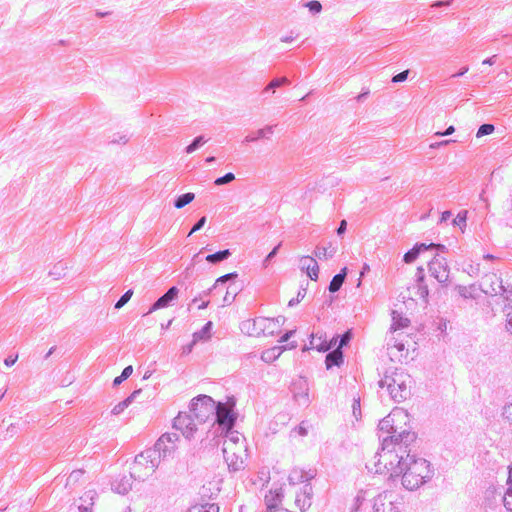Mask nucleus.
<instances>
[{
	"mask_svg": "<svg viewBox=\"0 0 512 512\" xmlns=\"http://www.w3.org/2000/svg\"><path fill=\"white\" fill-rule=\"evenodd\" d=\"M283 352V349L282 347L280 346H275L267 351H264L262 353V360L265 361V362H273L274 360H276Z\"/></svg>",
	"mask_w": 512,
	"mask_h": 512,
	"instance_id": "obj_17",
	"label": "nucleus"
},
{
	"mask_svg": "<svg viewBox=\"0 0 512 512\" xmlns=\"http://www.w3.org/2000/svg\"><path fill=\"white\" fill-rule=\"evenodd\" d=\"M342 359H343L342 352H341L340 348H337L336 350H334L333 352L329 353L326 356V360H325L326 367L329 369L333 366H338L342 362Z\"/></svg>",
	"mask_w": 512,
	"mask_h": 512,
	"instance_id": "obj_15",
	"label": "nucleus"
},
{
	"mask_svg": "<svg viewBox=\"0 0 512 512\" xmlns=\"http://www.w3.org/2000/svg\"><path fill=\"white\" fill-rule=\"evenodd\" d=\"M494 131V126L492 124H483L477 131V137H482L484 135L491 134Z\"/></svg>",
	"mask_w": 512,
	"mask_h": 512,
	"instance_id": "obj_27",
	"label": "nucleus"
},
{
	"mask_svg": "<svg viewBox=\"0 0 512 512\" xmlns=\"http://www.w3.org/2000/svg\"><path fill=\"white\" fill-rule=\"evenodd\" d=\"M137 394H140V391L133 392L128 398L115 405L112 409V413L115 415L122 413L132 403Z\"/></svg>",
	"mask_w": 512,
	"mask_h": 512,
	"instance_id": "obj_18",
	"label": "nucleus"
},
{
	"mask_svg": "<svg viewBox=\"0 0 512 512\" xmlns=\"http://www.w3.org/2000/svg\"><path fill=\"white\" fill-rule=\"evenodd\" d=\"M132 372H133L132 366L125 367L124 370L122 371L121 375L114 379V384L119 385L122 381L127 379L132 374Z\"/></svg>",
	"mask_w": 512,
	"mask_h": 512,
	"instance_id": "obj_24",
	"label": "nucleus"
},
{
	"mask_svg": "<svg viewBox=\"0 0 512 512\" xmlns=\"http://www.w3.org/2000/svg\"><path fill=\"white\" fill-rule=\"evenodd\" d=\"M301 268L306 271L311 280L316 281L318 279L319 266L314 258L303 256L301 258Z\"/></svg>",
	"mask_w": 512,
	"mask_h": 512,
	"instance_id": "obj_13",
	"label": "nucleus"
},
{
	"mask_svg": "<svg viewBox=\"0 0 512 512\" xmlns=\"http://www.w3.org/2000/svg\"><path fill=\"white\" fill-rule=\"evenodd\" d=\"M296 331H289L285 333L282 337L280 342H288L292 337L295 336Z\"/></svg>",
	"mask_w": 512,
	"mask_h": 512,
	"instance_id": "obj_38",
	"label": "nucleus"
},
{
	"mask_svg": "<svg viewBox=\"0 0 512 512\" xmlns=\"http://www.w3.org/2000/svg\"><path fill=\"white\" fill-rule=\"evenodd\" d=\"M127 491V488H123V490H121L120 492H126Z\"/></svg>",
	"mask_w": 512,
	"mask_h": 512,
	"instance_id": "obj_58",
	"label": "nucleus"
},
{
	"mask_svg": "<svg viewBox=\"0 0 512 512\" xmlns=\"http://www.w3.org/2000/svg\"><path fill=\"white\" fill-rule=\"evenodd\" d=\"M432 476V470L428 461L422 458L409 456L400 469L399 477L403 486L408 490H416L425 484Z\"/></svg>",
	"mask_w": 512,
	"mask_h": 512,
	"instance_id": "obj_2",
	"label": "nucleus"
},
{
	"mask_svg": "<svg viewBox=\"0 0 512 512\" xmlns=\"http://www.w3.org/2000/svg\"><path fill=\"white\" fill-rule=\"evenodd\" d=\"M451 3H452V0H447L445 2H436L433 4V6L450 5Z\"/></svg>",
	"mask_w": 512,
	"mask_h": 512,
	"instance_id": "obj_46",
	"label": "nucleus"
},
{
	"mask_svg": "<svg viewBox=\"0 0 512 512\" xmlns=\"http://www.w3.org/2000/svg\"><path fill=\"white\" fill-rule=\"evenodd\" d=\"M207 305H208V302L201 303V305H199V308L200 309L205 308V307H207Z\"/></svg>",
	"mask_w": 512,
	"mask_h": 512,
	"instance_id": "obj_54",
	"label": "nucleus"
},
{
	"mask_svg": "<svg viewBox=\"0 0 512 512\" xmlns=\"http://www.w3.org/2000/svg\"><path fill=\"white\" fill-rule=\"evenodd\" d=\"M506 329L512 334V312L507 315Z\"/></svg>",
	"mask_w": 512,
	"mask_h": 512,
	"instance_id": "obj_41",
	"label": "nucleus"
},
{
	"mask_svg": "<svg viewBox=\"0 0 512 512\" xmlns=\"http://www.w3.org/2000/svg\"><path fill=\"white\" fill-rule=\"evenodd\" d=\"M18 359V356L16 355L15 357H8L5 359L4 363L6 366H12L15 364V362L17 361Z\"/></svg>",
	"mask_w": 512,
	"mask_h": 512,
	"instance_id": "obj_42",
	"label": "nucleus"
},
{
	"mask_svg": "<svg viewBox=\"0 0 512 512\" xmlns=\"http://www.w3.org/2000/svg\"><path fill=\"white\" fill-rule=\"evenodd\" d=\"M212 161H214V157H208L207 158V162H212Z\"/></svg>",
	"mask_w": 512,
	"mask_h": 512,
	"instance_id": "obj_55",
	"label": "nucleus"
},
{
	"mask_svg": "<svg viewBox=\"0 0 512 512\" xmlns=\"http://www.w3.org/2000/svg\"><path fill=\"white\" fill-rule=\"evenodd\" d=\"M346 225H347L346 220H342L340 223V226L337 230L338 234H342L346 230Z\"/></svg>",
	"mask_w": 512,
	"mask_h": 512,
	"instance_id": "obj_44",
	"label": "nucleus"
},
{
	"mask_svg": "<svg viewBox=\"0 0 512 512\" xmlns=\"http://www.w3.org/2000/svg\"><path fill=\"white\" fill-rule=\"evenodd\" d=\"M383 512H385V510L383 509Z\"/></svg>",
	"mask_w": 512,
	"mask_h": 512,
	"instance_id": "obj_60",
	"label": "nucleus"
},
{
	"mask_svg": "<svg viewBox=\"0 0 512 512\" xmlns=\"http://www.w3.org/2000/svg\"><path fill=\"white\" fill-rule=\"evenodd\" d=\"M277 249H278V246H277V247H275V248H274V249H273V250L268 254L267 259H269V258H270V257H272L273 255H275V254H276Z\"/></svg>",
	"mask_w": 512,
	"mask_h": 512,
	"instance_id": "obj_49",
	"label": "nucleus"
},
{
	"mask_svg": "<svg viewBox=\"0 0 512 512\" xmlns=\"http://www.w3.org/2000/svg\"><path fill=\"white\" fill-rule=\"evenodd\" d=\"M282 499L283 493L281 487L270 489L269 492L264 496L265 505L270 512L280 508Z\"/></svg>",
	"mask_w": 512,
	"mask_h": 512,
	"instance_id": "obj_11",
	"label": "nucleus"
},
{
	"mask_svg": "<svg viewBox=\"0 0 512 512\" xmlns=\"http://www.w3.org/2000/svg\"><path fill=\"white\" fill-rule=\"evenodd\" d=\"M408 423V414L402 409H394L379 422L380 431L391 435H399L401 432L410 433L405 429Z\"/></svg>",
	"mask_w": 512,
	"mask_h": 512,
	"instance_id": "obj_5",
	"label": "nucleus"
},
{
	"mask_svg": "<svg viewBox=\"0 0 512 512\" xmlns=\"http://www.w3.org/2000/svg\"><path fill=\"white\" fill-rule=\"evenodd\" d=\"M504 415H505V418L510 423H512V403L505 408Z\"/></svg>",
	"mask_w": 512,
	"mask_h": 512,
	"instance_id": "obj_37",
	"label": "nucleus"
},
{
	"mask_svg": "<svg viewBox=\"0 0 512 512\" xmlns=\"http://www.w3.org/2000/svg\"><path fill=\"white\" fill-rule=\"evenodd\" d=\"M288 80L286 77H281V78H277V79H274L270 82V84L267 86L266 90H269V89H274L276 87H279L285 83H287Z\"/></svg>",
	"mask_w": 512,
	"mask_h": 512,
	"instance_id": "obj_32",
	"label": "nucleus"
},
{
	"mask_svg": "<svg viewBox=\"0 0 512 512\" xmlns=\"http://www.w3.org/2000/svg\"><path fill=\"white\" fill-rule=\"evenodd\" d=\"M234 295H235V294L231 295V297H230V299H231V300H233V299H234ZM228 299H229V297H228V295H227V296L225 297V300H228Z\"/></svg>",
	"mask_w": 512,
	"mask_h": 512,
	"instance_id": "obj_56",
	"label": "nucleus"
},
{
	"mask_svg": "<svg viewBox=\"0 0 512 512\" xmlns=\"http://www.w3.org/2000/svg\"><path fill=\"white\" fill-rule=\"evenodd\" d=\"M345 277H346V268H343L341 273L335 275L333 277V279L331 280L330 285H329V291L332 293L338 291L341 288V286L345 280Z\"/></svg>",
	"mask_w": 512,
	"mask_h": 512,
	"instance_id": "obj_16",
	"label": "nucleus"
},
{
	"mask_svg": "<svg viewBox=\"0 0 512 512\" xmlns=\"http://www.w3.org/2000/svg\"><path fill=\"white\" fill-rule=\"evenodd\" d=\"M215 414V421L220 429L224 432H228L234 424V418L231 414V410L225 404L218 403L216 405Z\"/></svg>",
	"mask_w": 512,
	"mask_h": 512,
	"instance_id": "obj_10",
	"label": "nucleus"
},
{
	"mask_svg": "<svg viewBox=\"0 0 512 512\" xmlns=\"http://www.w3.org/2000/svg\"><path fill=\"white\" fill-rule=\"evenodd\" d=\"M179 438L174 433H164L155 443V450L164 461L174 463L177 461Z\"/></svg>",
	"mask_w": 512,
	"mask_h": 512,
	"instance_id": "obj_7",
	"label": "nucleus"
},
{
	"mask_svg": "<svg viewBox=\"0 0 512 512\" xmlns=\"http://www.w3.org/2000/svg\"><path fill=\"white\" fill-rule=\"evenodd\" d=\"M132 295H133L132 290H128L127 292H125V294L115 304V308L120 309L121 307H123L130 300Z\"/></svg>",
	"mask_w": 512,
	"mask_h": 512,
	"instance_id": "obj_28",
	"label": "nucleus"
},
{
	"mask_svg": "<svg viewBox=\"0 0 512 512\" xmlns=\"http://www.w3.org/2000/svg\"><path fill=\"white\" fill-rule=\"evenodd\" d=\"M407 76H408V70L403 71V72H400V73H398L397 75H395V76L392 78V81H393L394 83H398V82H401V81L406 80Z\"/></svg>",
	"mask_w": 512,
	"mask_h": 512,
	"instance_id": "obj_34",
	"label": "nucleus"
},
{
	"mask_svg": "<svg viewBox=\"0 0 512 512\" xmlns=\"http://www.w3.org/2000/svg\"><path fill=\"white\" fill-rule=\"evenodd\" d=\"M454 131H455L454 126H449L445 132H437L436 135L446 136V135H450V134L454 133Z\"/></svg>",
	"mask_w": 512,
	"mask_h": 512,
	"instance_id": "obj_40",
	"label": "nucleus"
},
{
	"mask_svg": "<svg viewBox=\"0 0 512 512\" xmlns=\"http://www.w3.org/2000/svg\"><path fill=\"white\" fill-rule=\"evenodd\" d=\"M90 502L88 505H75L69 508L67 512H92L91 507L93 505V495H88Z\"/></svg>",
	"mask_w": 512,
	"mask_h": 512,
	"instance_id": "obj_23",
	"label": "nucleus"
},
{
	"mask_svg": "<svg viewBox=\"0 0 512 512\" xmlns=\"http://www.w3.org/2000/svg\"><path fill=\"white\" fill-rule=\"evenodd\" d=\"M353 411L356 414V411L358 412V415H360V400L355 399L353 402Z\"/></svg>",
	"mask_w": 512,
	"mask_h": 512,
	"instance_id": "obj_43",
	"label": "nucleus"
},
{
	"mask_svg": "<svg viewBox=\"0 0 512 512\" xmlns=\"http://www.w3.org/2000/svg\"><path fill=\"white\" fill-rule=\"evenodd\" d=\"M156 470V465L153 460L150 459L149 456H145L143 454L138 455L132 466H131V476L138 480H144L151 476Z\"/></svg>",
	"mask_w": 512,
	"mask_h": 512,
	"instance_id": "obj_8",
	"label": "nucleus"
},
{
	"mask_svg": "<svg viewBox=\"0 0 512 512\" xmlns=\"http://www.w3.org/2000/svg\"><path fill=\"white\" fill-rule=\"evenodd\" d=\"M450 216V212H444L443 215H442V219L445 220L447 217Z\"/></svg>",
	"mask_w": 512,
	"mask_h": 512,
	"instance_id": "obj_52",
	"label": "nucleus"
},
{
	"mask_svg": "<svg viewBox=\"0 0 512 512\" xmlns=\"http://www.w3.org/2000/svg\"><path fill=\"white\" fill-rule=\"evenodd\" d=\"M351 336H352L351 331L350 330L346 331L341 338L338 348H341L342 346L346 345L349 342V340L351 339Z\"/></svg>",
	"mask_w": 512,
	"mask_h": 512,
	"instance_id": "obj_36",
	"label": "nucleus"
},
{
	"mask_svg": "<svg viewBox=\"0 0 512 512\" xmlns=\"http://www.w3.org/2000/svg\"><path fill=\"white\" fill-rule=\"evenodd\" d=\"M218 507L214 504L210 505H195L189 509L188 512H218Z\"/></svg>",
	"mask_w": 512,
	"mask_h": 512,
	"instance_id": "obj_22",
	"label": "nucleus"
},
{
	"mask_svg": "<svg viewBox=\"0 0 512 512\" xmlns=\"http://www.w3.org/2000/svg\"><path fill=\"white\" fill-rule=\"evenodd\" d=\"M178 289L171 287L163 296H161L152 306L150 312L165 307L170 301L176 298Z\"/></svg>",
	"mask_w": 512,
	"mask_h": 512,
	"instance_id": "obj_14",
	"label": "nucleus"
},
{
	"mask_svg": "<svg viewBox=\"0 0 512 512\" xmlns=\"http://www.w3.org/2000/svg\"><path fill=\"white\" fill-rule=\"evenodd\" d=\"M206 222V217H201L200 220L193 226L191 231L189 232V236L201 229Z\"/></svg>",
	"mask_w": 512,
	"mask_h": 512,
	"instance_id": "obj_33",
	"label": "nucleus"
},
{
	"mask_svg": "<svg viewBox=\"0 0 512 512\" xmlns=\"http://www.w3.org/2000/svg\"><path fill=\"white\" fill-rule=\"evenodd\" d=\"M246 326H247V329H249L250 326H254V320L247 321V323L244 324V327H246Z\"/></svg>",
	"mask_w": 512,
	"mask_h": 512,
	"instance_id": "obj_48",
	"label": "nucleus"
},
{
	"mask_svg": "<svg viewBox=\"0 0 512 512\" xmlns=\"http://www.w3.org/2000/svg\"><path fill=\"white\" fill-rule=\"evenodd\" d=\"M465 290H466V288H465V287H459V292H460L463 296L467 297V294H466Z\"/></svg>",
	"mask_w": 512,
	"mask_h": 512,
	"instance_id": "obj_50",
	"label": "nucleus"
},
{
	"mask_svg": "<svg viewBox=\"0 0 512 512\" xmlns=\"http://www.w3.org/2000/svg\"><path fill=\"white\" fill-rule=\"evenodd\" d=\"M425 249H427V246H425V244H421V245L415 246L413 249H411L410 251L405 253L404 261L406 263L414 262L417 259L420 251L421 250H425Z\"/></svg>",
	"mask_w": 512,
	"mask_h": 512,
	"instance_id": "obj_19",
	"label": "nucleus"
},
{
	"mask_svg": "<svg viewBox=\"0 0 512 512\" xmlns=\"http://www.w3.org/2000/svg\"><path fill=\"white\" fill-rule=\"evenodd\" d=\"M306 7L313 13H319L322 10V5L319 1L313 0L306 4Z\"/></svg>",
	"mask_w": 512,
	"mask_h": 512,
	"instance_id": "obj_31",
	"label": "nucleus"
},
{
	"mask_svg": "<svg viewBox=\"0 0 512 512\" xmlns=\"http://www.w3.org/2000/svg\"><path fill=\"white\" fill-rule=\"evenodd\" d=\"M437 247H441L442 249H444V246H442L441 244H438Z\"/></svg>",
	"mask_w": 512,
	"mask_h": 512,
	"instance_id": "obj_59",
	"label": "nucleus"
},
{
	"mask_svg": "<svg viewBox=\"0 0 512 512\" xmlns=\"http://www.w3.org/2000/svg\"><path fill=\"white\" fill-rule=\"evenodd\" d=\"M483 64H489V65H492L493 62H492V59H486L483 61Z\"/></svg>",
	"mask_w": 512,
	"mask_h": 512,
	"instance_id": "obj_53",
	"label": "nucleus"
},
{
	"mask_svg": "<svg viewBox=\"0 0 512 512\" xmlns=\"http://www.w3.org/2000/svg\"><path fill=\"white\" fill-rule=\"evenodd\" d=\"M414 440V433L404 432L384 438L380 451L368 459L366 467L377 474L399 477L401 467L410 456L409 445Z\"/></svg>",
	"mask_w": 512,
	"mask_h": 512,
	"instance_id": "obj_1",
	"label": "nucleus"
},
{
	"mask_svg": "<svg viewBox=\"0 0 512 512\" xmlns=\"http://www.w3.org/2000/svg\"><path fill=\"white\" fill-rule=\"evenodd\" d=\"M264 323H267L268 326H277V323L270 319H264Z\"/></svg>",
	"mask_w": 512,
	"mask_h": 512,
	"instance_id": "obj_47",
	"label": "nucleus"
},
{
	"mask_svg": "<svg viewBox=\"0 0 512 512\" xmlns=\"http://www.w3.org/2000/svg\"><path fill=\"white\" fill-rule=\"evenodd\" d=\"M175 428L187 439H201L206 434L208 425L196 419L188 412H181L175 419Z\"/></svg>",
	"mask_w": 512,
	"mask_h": 512,
	"instance_id": "obj_3",
	"label": "nucleus"
},
{
	"mask_svg": "<svg viewBox=\"0 0 512 512\" xmlns=\"http://www.w3.org/2000/svg\"><path fill=\"white\" fill-rule=\"evenodd\" d=\"M235 179V175L233 173H227L226 175L219 177L215 180L214 184L217 186L224 185L229 183Z\"/></svg>",
	"mask_w": 512,
	"mask_h": 512,
	"instance_id": "obj_26",
	"label": "nucleus"
},
{
	"mask_svg": "<svg viewBox=\"0 0 512 512\" xmlns=\"http://www.w3.org/2000/svg\"><path fill=\"white\" fill-rule=\"evenodd\" d=\"M379 510H380V509H379V506H378V504L376 503V504H375V511H376V512H379Z\"/></svg>",
	"mask_w": 512,
	"mask_h": 512,
	"instance_id": "obj_57",
	"label": "nucleus"
},
{
	"mask_svg": "<svg viewBox=\"0 0 512 512\" xmlns=\"http://www.w3.org/2000/svg\"><path fill=\"white\" fill-rule=\"evenodd\" d=\"M297 346H298L297 342L293 340V341L288 342L286 345L281 346V347H282L283 351H285V350L295 349Z\"/></svg>",
	"mask_w": 512,
	"mask_h": 512,
	"instance_id": "obj_39",
	"label": "nucleus"
},
{
	"mask_svg": "<svg viewBox=\"0 0 512 512\" xmlns=\"http://www.w3.org/2000/svg\"><path fill=\"white\" fill-rule=\"evenodd\" d=\"M316 348L318 350H320V351H326V350H328L330 348V344L325 342V343H323L321 345H316Z\"/></svg>",
	"mask_w": 512,
	"mask_h": 512,
	"instance_id": "obj_45",
	"label": "nucleus"
},
{
	"mask_svg": "<svg viewBox=\"0 0 512 512\" xmlns=\"http://www.w3.org/2000/svg\"><path fill=\"white\" fill-rule=\"evenodd\" d=\"M414 345L415 342L408 334L400 332L397 334V338H395L394 345L390 348L391 353L393 354V350H396L399 353H402L404 350L408 352L410 348L414 350Z\"/></svg>",
	"mask_w": 512,
	"mask_h": 512,
	"instance_id": "obj_12",
	"label": "nucleus"
},
{
	"mask_svg": "<svg viewBox=\"0 0 512 512\" xmlns=\"http://www.w3.org/2000/svg\"><path fill=\"white\" fill-rule=\"evenodd\" d=\"M207 140H205L202 136L197 137L186 149L187 153L193 152L200 144L206 143Z\"/></svg>",
	"mask_w": 512,
	"mask_h": 512,
	"instance_id": "obj_30",
	"label": "nucleus"
},
{
	"mask_svg": "<svg viewBox=\"0 0 512 512\" xmlns=\"http://www.w3.org/2000/svg\"><path fill=\"white\" fill-rule=\"evenodd\" d=\"M229 255H230V251L228 249L222 250V251H218L216 253L207 255L206 256V261L209 262V263H217V262L223 261Z\"/></svg>",
	"mask_w": 512,
	"mask_h": 512,
	"instance_id": "obj_21",
	"label": "nucleus"
},
{
	"mask_svg": "<svg viewBox=\"0 0 512 512\" xmlns=\"http://www.w3.org/2000/svg\"><path fill=\"white\" fill-rule=\"evenodd\" d=\"M195 198L194 193L188 192L179 196L175 201V208L181 209L191 203Z\"/></svg>",
	"mask_w": 512,
	"mask_h": 512,
	"instance_id": "obj_20",
	"label": "nucleus"
},
{
	"mask_svg": "<svg viewBox=\"0 0 512 512\" xmlns=\"http://www.w3.org/2000/svg\"><path fill=\"white\" fill-rule=\"evenodd\" d=\"M429 271L431 276L440 283H446L449 279L450 269L447 260L442 256L433 258L430 262Z\"/></svg>",
	"mask_w": 512,
	"mask_h": 512,
	"instance_id": "obj_9",
	"label": "nucleus"
},
{
	"mask_svg": "<svg viewBox=\"0 0 512 512\" xmlns=\"http://www.w3.org/2000/svg\"><path fill=\"white\" fill-rule=\"evenodd\" d=\"M315 256L322 259H327L328 257H331V251L328 250L326 247H317L315 250Z\"/></svg>",
	"mask_w": 512,
	"mask_h": 512,
	"instance_id": "obj_29",
	"label": "nucleus"
},
{
	"mask_svg": "<svg viewBox=\"0 0 512 512\" xmlns=\"http://www.w3.org/2000/svg\"><path fill=\"white\" fill-rule=\"evenodd\" d=\"M237 276L236 273H228V274H225L223 276H220L217 280H216V285L219 284V283H224L232 278H235Z\"/></svg>",
	"mask_w": 512,
	"mask_h": 512,
	"instance_id": "obj_35",
	"label": "nucleus"
},
{
	"mask_svg": "<svg viewBox=\"0 0 512 512\" xmlns=\"http://www.w3.org/2000/svg\"><path fill=\"white\" fill-rule=\"evenodd\" d=\"M223 456L228 467L237 471L241 469L247 458V449L243 441L228 439L224 442Z\"/></svg>",
	"mask_w": 512,
	"mask_h": 512,
	"instance_id": "obj_4",
	"label": "nucleus"
},
{
	"mask_svg": "<svg viewBox=\"0 0 512 512\" xmlns=\"http://www.w3.org/2000/svg\"><path fill=\"white\" fill-rule=\"evenodd\" d=\"M424 277L421 276L419 278V285H418V296L422 299H426L428 296V288L426 285H424Z\"/></svg>",
	"mask_w": 512,
	"mask_h": 512,
	"instance_id": "obj_25",
	"label": "nucleus"
},
{
	"mask_svg": "<svg viewBox=\"0 0 512 512\" xmlns=\"http://www.w3.org/2000/svg\"><path fill=\"white\" fill-rule=\"evenodd\" d=\"M265 135H266V133L263 130H261V131H258L257 137L259 139L261 136H265Z\"/></svg>",
	"mask_w": 512,
	"mask_h": 512,
	"instance_id": "obj_51",
	"label": "nucleus"
},
{
	"mask_svg": "<svg viewBox=\"0 0 512 512\" xmlns=\"http://www.w3.org/2000/svg\"><path fill=\"white\" fill-rule=\"evenodd\" d=\"M215 409V401L210 396L200 395L192 400L188 413L209 426V423L213 421Z\"/></svg>",
	"mask_w": 512,
	"mask_h": 512,
	"instance_id": "obj_6",
	"label": "nucleus"
}]
</instances>
